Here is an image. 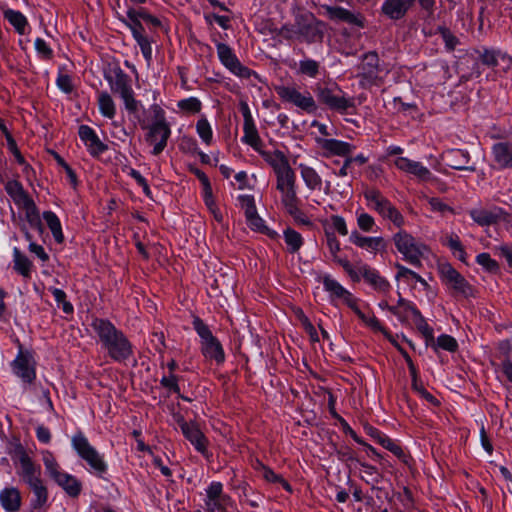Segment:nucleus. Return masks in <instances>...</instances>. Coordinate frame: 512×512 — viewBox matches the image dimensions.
I'll return each mask as SVG.
<instances>
[{
  "instance_id": "0e129e2a",
  "label": "nucleus",
  "mask_w": 512,
  "mask_h": 512,
  "mask_svg": "<svg viewBox=\"0 0 512 512\" xmlns=\"http://www.w3.org/2000/svg\"><path fill=\"white\" fill-rule=\"evenodd\" d=\"M458 271L454 269L450 264H443L440 266V274L442 280L448 285L456 275H458Z\"/></svg>"
},
{
  "instance_id": "79ce46f5",
  "label": "nucleus",
  "mask_w": 512,
  "mask_h": 512,
  "mask_svg": "<svg viewBox=\"0 0 512 512\" xmlns=\"http://www.w3.org/2000/svg\"><path fill=\"white\" fill-rule=\"evenodd\" d=\"M359 464L363 468V474L361 475V478L367 484L371 485L372 487H375V485L379 484L382 481L383 476L377 470L376 467L360 461Z\"/></svg>"
},
{
  "instance_id": "774afa93",
  "label": "nucleus",
  "mask_w": 512,
  "mask_h": 512,
  "mask_svg": "<svg viewBox=\"0 0 512 512\" xmlns=\"http://www.w3.org/2000/svg\"><path fill=\"white\" fill-rule=\"evenodd\" d=\"M161 385L170 391H173L175 393L180 392V388L177 383V377L174 374H170L169 376H164L161 381Z\"/></svg>"
},
{
  "instance_id": "c756f323",
  "label": "nucleus",
  "mask_w": 512,
  "mask_h": 512,
  "mask_svg": "<svg viewBox=\"0 0 512 512\" xmlns=\"http://www.w3.org/2000/svg\"><path fill=\"white\" fill-rule=\"evenodd\" d=\"M359 272L376 290L386 292L389 289V282L385 278L381 277L375 269L365 265L359 268Z\"/></svg>"
},
{
  "instance_id": "69168bd1",
  "label": "nucleus",
  "mask_w": 512,
  "mask_h": 512,
  "mask_svg": "<svg viewBox=\"0 0 512 512\" xmlns=\"http://www.w3.org/2000/svg\"><path fill=\"white\" fill-rule=\"evenodd\" d=\"M115 12H116L118 18L124 24H127V19H128V0H116Z\"/></svg>"
},
{
  "instance_id": "7c9ffc66",
  "label": "nucleus",
  "mask_w": 512,
  "mask_h": 512,
  "mask_svg": "<svg viewBox=\"0 0 512 512\" xmlns=\"http://www.w3.org/2000/svg\"><path fill=\"white\" fill-rule=\"evenodd\" d=\"M259 153L273 168L275 173L290 167L287 157L279 150H275L273 152L261 150Z\"/></svg>"
},
{
  "instance_id": "09e8293b",
  "label": "nucleus",
  "mask_w": 512,
  "mask_h": 512,
  "mask_svg": "<svg viewBox=\"0 0 512 512\" xmlns=\"http://www.w3.org/2000/svg\"><path fill=\"white\" fill-rule=\"evenodd\" d=\"M284 239L291 253L297 252L303 243L301 235L291 228L285 230Z\"/></svg>"
},
{
  "instance_id": "2eb2a0df",
  "label": "nucleus",
  "mask_w": 512,
  "mask_h": 512,
  "mask_svg": "<svg viewBox=\"0 0 512 512\" xmlns=\"http://www.w3.org/2000/svg\"><path fill=\"white\" fill-rule=\"evenodd\" d=\"M470 217L480 226H490L498 223L500 220H506L508 213L500 207H494L492 210L483 208L471 209Z\"/></svg>"
},
{
  "instance_id": "0eeeda50",
  "label": "nucleus",
  "mask_w": 512,
  "mask_h": 512,
  "mask_svg": "<svg viewBox=\"0 0 512 512\" xmlns=\"http://www.w3.org/2000/svg\"><path fill=\"white\" fill-rule=\"evenodd\" d=\"M193 327L201 338V350L203 355L215 360L217 364L223 363L225 359L224 351L221 343L213 336L209 327L199 318L193 320Z\"/></svg>"
},
{
  "instance_id": "423d86ee",
  "label": "nucleus",
  "mask_w": 512,
  "mask_h": 512,
  "mask_svg": "<svg viewBox=\"0 0 512 512\" xmlns=\"http://www.w3.org/2000/svg\"><path fill=\"white\" fill-rule=\"evenodd\" d=\"M378 54L370 51L362 56L358 67L357 77L360 78V85L364 88L372 85H380L386 74V70L380 66Z\"/></svg>"
},
{
  "instance_id": "4468645a",
  "label": "nucleus",
  "mask_w": 512,
  "mask_h": 512,
  "mask_svg": "<svg viewBox=\"0 0 512 512\" xmlns=\"http://www.w3.org/2000/svg\"><path fill=\"white\" fill-rule=\"evenodd\" d=\"M12 369L26 383H32L36 377L35 362L29 353L20 352L12 362Z\"/></svg>"
},
{
  "instance_id": "e2e57ef3",
  "label": "nucleus",
  "mask_w": 512,
  "mask_h": 512,
  "mask_svg": "<svg viewBox=\"0 0 512 512\" xmlns=\"http://www.w3.org/2000/svg\"><path fill=\"white\" fill-rule=\"evenodd\" d=\"M410 174L414 175L421 181H429L432 178V173L430 170L423 166L420 162H417L416 165H414V168Z\"/></svg>"
},
{
  "instance_id": "37998d69",
  "label": "nucleus",
  "mask_w": 512,
  "mask_h": 512,
  "mask_svg": "<svg viewBox=\"0 0 512 512\" xmlns=\"http://www.w3.org/2000/svg\"><path fill=\"white\" fill-rule=\"evenodd\" d=\"M262 477L269 483L280 484L286 491L291 492V485L282 477L275 473L270 467L260 464Z\"/></svg>"
},
{
  "instance_id": "680f3d73",
  "label": "nucleus",
  "mask_w": 512,
  "mask_h": 512,
  "mask_svg": "<svg viewBox=\"0 0 512 512\" xmlns=\"http://www.w3.org/2000/svg\"><path fill=\"white\" fill-rule=\"evenodd\" d=\"M130 177H132L135 180L136 184L142 188L146 196H151V190L149 188L148 181L145 177H143L138 171L134 169H130Z\"/></svg>"
},
{
  "instance_id": "864d4df0",
  "label": "nucleus",
  "mask_w": 512,
  "mask_h": 512,
  "mask_svg": "<svg viewBox=\"0 0 512 512\" xmlns=\"http://www.w3.org/2000/svg\"><path fill=\"white\" fill-rule=\"evenodd\" d=\"M476 262L488 272L496 273L499 270L498 263L491 258L489 253H480L477 255Z\"/></svg>"
},
{
  "instance_id": "338daca9",
  "label": "nucleus",
  "mask_w": 512,
  "mask_h": 512,
  "mask_svg": "<svg viewBox=\"0 0 512 512\" xmlns=\"http://www.w3.org/2000/svg\"><path fill=\"white\" fill-rule=\"evenodd\" d=\"M416 163H417V161L410 160L406 157H398L394 161V164L398 169H400L406 173H409V174L413 170L414 165H416Z\"/></svg>"
},
{
  "instance_id": "aec40b11",
  "label": "nucleus",
  "mask_w": 512,
  "mask_h": 512,
  "mask_svg": "<svg viewBox=\"0 0 512 512\" xmlns=\"http://www.w3.org/2000/svg\"><path fill=\"white\" fill-rule=\"evenodd\" d=\"M349 240L355 246L365 249L371 253H377L386 248V242L383 237L363 236L357 230L351 232Z\"/></svg>"
},
{
  "instance_id": "473e14b6",
  "label": "nucleus",
  "mask_w": 512,
  "mask_h": 512,
  "mask_svg": "<svg viewBox=\"0 0 512 512\" xmlns=\"http://www.w3.org/2000/svg\"><path fill=\"white\" fill-rule=\"evenodd\" d=\"M276 189L278 191L296 188V175L290 167L275 173Z\"/></svg>"
},
{
  "instance_id": "3c124183",
  "label": "nucleus",
  "mask_w": 512,
  "mask_h": 512,
  "mask_svg": "<svg viewBox=\"0 0 512 512\" xmlns=\"http://www.w3.org/2000/svg\"><path fill=\"white\" fill-rule=\"evenodd\" d=\"M196 130L200 138L206 143L210 144L212 141V129L206 118L198 120L196 124Z\"/></svg>"
},
{
  "instance_id": "393cba45",
  "label": "nucleus",
  "mask_w": 512,
  "mask_h": 512,
  "mask_svg": "<svg viewBox=\"0 0 512 512\" xmlns=\"http://www.w3.org/2000/svg\"><path fill=\"white\" fill-rule=\"evenodd\" d=\"M182 433L197 451L201 453L206 451L207 439L195 423L184 424Z\"/></svg>"
},
{
  "instance_id": "c03bdc74",
  "label": "nucleus",
  "mask_w": 512,
  "mask_h": 512,
  "mask_svg": "<svg viewBox=\"0 0 512 512\" xmlns=\"http://www.w3.org/2000/svg\"><path fill=\"white\" fill-rule=\"evenodd\" d=\"M14 269L24 277H29L31 270V261L20 252L18 248L13 250Z\"/></svg>"
},
{
  "instance_id": "de8ad7c7",
  "label": "nucleus",
  "mask_w": 512,
  "mask_h": 512,
  "mask_svg": "<svg viewBox=\"0 0 512 512\" xmlns=\"http://www.w3.org/2000/svg\"><path fill=\"white\" fill-rule=\"evenodd\" d=\"M98 104L100 112L108 117L113 118L115 115V106L111 96L107 92H101L98 96Z\"/></svg>"
},
{
  "instance_id": "9d476101",
  "label": "nucleus",
  "mask_w": 512,
  "mask_h": 512,
  "mask_svg": "<svg viewBox=\"0 0 512 512\" xmlns=\"http://www.w3.org/2000/svg\"><path fill=\"white\" fill-rule=\"evenodd\" d=\"M171 135L169 124L163 116L157 118L147 134V142L153 146V155H159L167 146V140Z\"/></svg>"
},
{
  "instance_id": "ddd939ff",
  "label": "nucleus",
  "mask_w": 512,
  "mask_h": 512,
  "mask_svg": "<svg viewBox=\"0 0 512 512\" xmlns=\"http://www.w3.org/2000/svg\"><path fill=\"white\" fill-rule=\"evenodd\" d=\"M279 192L281 194V204L294 221L303 225L311 224L308 217L299 207L300 199L297 196L296 188L282 190Z\"/></svg>"
},
{
  "instance_id": "1a4fd4ad",
  "label": "nucleus",
  "mask_w": 512,
  "mask_h": 512,
  "mask_svg": "<svg viewBox=\"0 0 512 512\" xmlns=\"http://www.w3.org/2000/svg\"><path fill=\"white\" fill-rule=\"evenodd\" d=\"M72 445L79 456L84 459L91 468L100 473L105 471L106 465L102 457L95 448L90 445L87 438L82 433H77L73 436Z\"/></svg>"
},
{
  "instance_id": "ea45409f",
  "label": "nucleus",
  "mask_w": 512,
  "mask_h": 512,
  "mask_svg": "<svg viewBox=\"0 0 512 512\" xmlns=\"http://www.w3.org/2000/svg\"><path fill=\"white\" fill-rule=\"evenodd\" d=\"M43 218L46 221L48 227L50 228L53 237L56 242L61 243L64 239L61 223L56 214L52 211H45L43 213Z\"/></svg>"
},
{
  "instance_id": "a878e982",
  "label": "nucleus",
  "mask_w": 512,
  "mask_h": 512,
  "mask_svg": "<svg viewBox=\"0 0 512 512\" xmlns=\"http://www.w3.org/2000/svg\"><path fill=\"white\" fill-rule=\"evenodd\" d=\"M1 506L8 512H16L21 507V495L17 488L7 487L0 491Z\"/></svg>"
},
{
  "instance_id": "4d7b16f0",
  "label": "nucleus",
  "mask_w": 512,
  "mask_h": 512,
  "mask_svg": "<svg viewBox=\"0 0 512 512\" xmlns=\"http://www.w3.org/2000/svg\"><path fill=\"white\" fill-rule=\"evenodd\" d=\"M201 102L195 97L183 99L178 102V107L189 113H198L201 110Z\"/></svg>"
},
{
  "instance_id": "4be33fe9",
  "label": "nucleus",
  "mask_w": 512,
  "mask_h": 512,
  "mask_svg": "<svg viewBox=\"0 0 512 512\" xmlns=\"http://www.w3.org/2000/svg\"><path fill=\"white\" fill-rule=\"evenodd\" d=\"M494 162L500 169L512 168V142H497L492 146Z\"/></svg>"
},
{
  "instance_id": "8fccbe9b",
  "label": "nucleus",
  "mask_w": 512,
  "mask_h": 512,
  "mask_svg": "<svg viewBox=\"0 0 512 512\" xmlns=\"http://www.w3.org/2000/svg\"><path fill=\"white\" fill-rule=\"evenodd\" d=\"M319 63L312 59H306L299 62V73L315 78L319 73Z\"/></svg>"
},
{
  "instance_id": "f704fd0d",
  "label": "nucleus",
  "mask_w": 512,
  "mask_h": 512,
  "mask_svg": "<svg viewBox=\"0 0 512 512\" xmlns=\"http://www.w3.org/2000/svg\"><path fill=\"white\" fill-rule=\"evenodd\" d=\"M29 488L34 494V498L31 501V507L34 510H40L45 507L48 501V490L43 484V481L29 486Z\"/></svg>"
},
{
  "instance_id": "72a5a7b5",
  "label": "nucleus",
  "mask_w": 512,
  "mask_h": 512,
  "mask_svg": "<svg viewBox=\"0 0 512 512\" xmlns=\"http://www.w3.org/2000/svg\"><path fill=\"white\" fill-rule=\"evenodd\" d=\"M442 244L449 247L461 262L466 263L467 254L457 234H446L442 239Z\"/></svg>"
},
{
  "instance_id": "13d9d810",
  "label": "nucleus",
  "mask_w": 512,
  "mask_h": 512,
  "mask_svg": "<svg viewBox=\"0 0 512 512\" xmlns=\"http://www.w3.org/2000/svg\"><path fill=\"white\" fill-rule=\"evenodd\" d=\"M437 346L446 351L455 352L457 350L458 344L455 338L452 336L442 334L437 338Z\"/></svg>"
},
{
  "instance_id": "7ed1b4c3",
  "label": "nucleus",
  "mask_w": 512,
  "mask_h": 512,
  "mask_svg": "<svg viewBox=\"0 0 512 512\" xmlns=\"http://www.w3.org/2000/svg\"><path fill=\"white\" fill-rule=\"evenodd\" d=\"M367 205L382 218L390 220L396 227L404 225V217L400 211L376 188H366L363 192Z\"/></svg>"
},
{
  "instance_id": "412c9836",
  "label": "nucleus",
  "mask_w": 512,
  "mask_h": 512,
  "mask_svg": "<svg viewBox=\"0 0 512 512\" xmlns=\"http://www.w3.org/2000/svg\"><path fill=\"white\" fill-rule=\"evenodd\" d=\"M207 499L205 501L207 511L221 512L224 510V501L226 496L223 494V485L220 482H212L206 490Z\"/></svg>"
},
{
  "instance_id": "20e7f679",
  "label": "nucleus",
  "mask_w": 512,
  "mask_h": 512,
  "mask_svg": "<svg viewBox=\"0 0 512 512\" xmlns=\"http://www.w3.org/2000/svg\"><path fill=\"white\" fill-rule=\"evenodd\" d=\"M274 90L283 102L292 104L306 113H315L318 109L312 94L307 90L300 91L295 84L276 85Z\"/></svg>"
},
{
  "instance_id": "603ef678",
  "label": "nucleus",
  "mask_w": 512,
  "mask_h": 512,
  "mask_svg": "<svg viewBox=\"0 0 512 512\" xmlns=\"http://www.w3.org/2000/svg\"><path fill=\"white\" fill-rule=\"evenodd\" d=\"M20 206L23 209H25V215H26V219H27L28 223L29 224H37V221L40 220V215H39V211H38L34 201L32 200V198H30L29 200H27Z\"/></svg>"
},
{
  "instance_id": "4c0bfd02",
  "label": "nucleus",
  "mask_w": 512,
  "mask_h": 512,
  "mask_svg": "<svg viewBox=\"0 0 512 512\" xmlns=\"http://www.w3.org/2000/svg\"><path fill=\"white\" fill-rule=\"evenodd\" d=\"M140 20H142L147 26L157 28L161 25V21L149 14L145 10H134L130 9V24L134 25L136 23H141Z\"/></svg>"
},
{
  "instance_id": "5701e85b",
  "label": "nucleus",
  "mask_w": 512,
  "mask_h": 512,
  "mask_svg": "<svg viewBox=\"0 0 512 512\" xmlns=\"http://www.w3.org/2000/svg\"><path fill=\"white\" fill-rule=\"evenodd\" d=\"M78 133L80 139L85 143L91 155L97 156L106 149V146L102 143L91 127L81 125Z\"/></svg>"
},
{
  "instance_id": "f03ea898",
  "label": "nucleus",
  "mask_w": 512,
  "mask_h": 512,
  "mask_svg": "<svg viewBox=\"0 0 512 512\" xmlns=\"http://www.w3.org/2000/svg\"><path fill=\"white\" fill-rule=\"evenodd\" d=\"M317 100L333 111L346 113L355 106L354 99L346 97L336 83H317L314 88Z\"/></svg>"
},
{
  "instance_id": "c9c22d12",
  "label": "nucleus",
  "mask_w": 512,
  "mask_h": 512,
  "mask_svg": "<svg viewBox=\"0 0 512 512\" xmlns=\"http://www.w3.org/2000/svg\"><path fill=\"white\" fill-rule=\"evenodd\" d=\"M5 190L15 204L19 206L30 199V196L25 192L21 183L16 180L8 181L5 185Z\"/></svg>"
},
{
  "instance_id": "b1692460",
  "label": "nucleus",
  "mask_w": 512,
  "mask_h": 512,
  "mask_svg": "<svg viewBox=\"0 0 512 512\" xmlns=\"http://www.w3.org/2000/svg\"><path fill=\"white\" fill-rule=\"evenodd\" d=\"M368 434L375 439L381 446H383L385 449L392 452L396 457L401 459L403 462H407L406 455L403 451V449L396 444L392 439H390L388 436L380 432L378 429L373 427L367 428Z\"/></svg>"
},
{
  "instance_id": "49530a36",
  "label": "nucleus",
  "mask_w": 512,
  "mask_h": 512,
  "mask_svg": "<svg viewBox=\"0 0 512 512\" xmlns=\"http://www.w3.org/2000/svg\"><path fill=\"white\" fill-rule=\"evenodd\" d=\"M417 329L427 340H433V329L428 325L418 309H412V315Z\"/></svg>"
},
{
  "instance_id": "6ab92c4d",
  "label": "nucleus",
  "mask_w": 512,
  "mask_h": 512,
  "mask_svg": "<svg viewBox=\"0 0 512 512\" xmlns=\"http://www.w3.org/2000/svg\"><path fill=\"white\" fill-rule=\"evenodd\" d=\"M325 10L331 20L342 21L361 28L364 27V18L360 13H354L340 6H326Z\"/></svg>"
},
{
  "instance_id": "e433bc0d",
  "label": "nucleus",
  "mask_w": 512,
  "mask_h": 512,
  "mask_svg": "<svg viewBox=\"0 0 512 512\" xmlns=\"http://www.w3.org/2000/svg\"><path fill=\"white\" fill-rule=\"evenodd\" d=\"M244 136L242 138L243 142L250 145L257 152H260L262 149L263 142L258 134L255 123L252 124H243Z\"/></svg>"
},
{
  "instance_id": "6e6552de",
  "label": "nucleus",
  "mask_w": 512,
  "mask_h": 512,
  "mask_svg": "<svg viewBox=\"0 0 512 512\" xmlns=\"http://www.w3.org/2000/svg\"><path fill=\"white\" fill-rule=\"evenodd\" d=\"M44 464L50 477L53 478L69 496L76 497L80 494L81 483L74 476L60 471L58 464L52 457H45Z\"/></svg>"
},
{
  "instance_id": "052dcab7",
  "label": "nucleus",
  "mask_w": 512,
  "mask_h": 512,
  "mask_svg": "<svg viewBox=\"0 0 512 512\" xmlns=\"http://www.w3.org/2000/svg\"><path fill=\"white\" fill-rule=\"evenodd\" d=\"M204 200H205V204H206L207 208L212 213L214 219L219 223L222 222L223 216H222L221 212L219 211V209L216 207L215 201L212 197V192L205 193Z\"/></svg>"
},
{
  "instance_id": "a211bd4d",
  "label": "nucleus",
  "mask_w": 512,
  "mask_h": 512,
  "mask_svg": "<svg viewBox=\"0 0 512 512\" xmlns=\"http://www.w3.org/2000/svg\"><path fill=\"white\" fill-rule=\"evenodd\" d=\"M19 462L20 470L18 471V475L28 486L42 481L40 478L41 467L36 465L26 453L21 454Z\"/></svg>"
},
{
  "instance_id": "c85d7f7f",
  "label": "nucleus",
  "mask_w": 512,
  "mask_h": 512,
  "mask_svg": "<svg viewBox=\"0 0 512 512\" xmlns=\"http://www.w3.org/2000/svg\"><path fill=\"white\" fill-rule=\"evenodd\" d=\"M447 165L455 170H464L474 172V166H467L470 157L467 152L462 150H451L447 154Z\"/></svg>"
},
{
  "instance_id": "dca6fc26",
  "label": "nucleus",
  "mask_w": 512,
  "mask_h": 512,
  "mask_svg": "<svg viewBox=\"0 0 512 512\" xmlns=\"http://www.w3.org/2000/svg\"><path fill=\"white\" fill-rule=\"evenodd\" d=\"M416 0H384L381 13L390 20L397 21L406 16Z\"/></svg>"
},
{
  "instance_id": "a19ab883",
  "label": "nucleus",
  "mask_w": 512,
  "mask_h": 512,
  "mask_svg": "<svg viewBox=\"0 0 512 512\" xmlns=\"http://www.w3.org/2000/svg\"><path fill=\"white\" fill-rule=\"evenodd\" d=\"M323 285L325 290L328 291L334 298L343 300L349 294L348 290H346L339 282L330 276H325L323 278Z\"/></svg>"
},
{
  "instance_id": "f8f14e48",
  "label": "nucleus",
  "mask_w": 512,
  "mask_h": 512,
  "mask_svg": "<svg viewBox=\"0 0 512 512\" xmlns=\"http://www.w3.org/2000/svg\"><path fill=\"white\" fill-rule=\"evenodd\" d=\"M299 37L306 42L313 43L323 38V24L317 21L312 14H304L297 17Z\"/></svg>"
},
{
  "instance_id": "9b49d317",
  "label": "nucleus",
  "mask_w": 512,
  "mask_h": 512,
  "mask_svg": "<svg viewBox=\"0 0 512 512\" xmlns=\"http://www.w3.org/2000/svg\"><path fill=\"white\" fill-rule=\"evenodd\" d=\"M217 54L221 63L234 75L241 78H249L254 72L241 64L232 49L225 43L216 44Z\"/></svg>"
},
{
  "instance_id": "5fc2aeb1",
  "label": "nucleus",
  "mask_w": 512,
  "mask_h": 512,
  "mask_svg": "<svg viewBox=\"0 0 512 512\" xmlns=\"http://www.w3.org/2000/svg\"><path fill=\"white\" fill-rule=\"evenodd\" d=\"M357 225L360 230L363 232H373L376 227V223L374 218L365 212L358 214L357 216Z\"/></svg>"
},
{
  "instance_id": "6e6d98bb",
  "label": "nucleus",
  "mask_w": 512,
  "mask_h": 512,
  "mask_svg": "<svg viewBox=\"0 0 512 512\" xmlns=\"http://www.w3.org/2000/svg\"><path fill=\"white\" fill-rule=\"evenodd\" d=\"M439 33L448 51H453L459 43V39L446 27H439Z\"/></svg>"
},
{
  "instance_id": "bf43d9fd",
  "label": "nucleus",
  "mask_w": 512,
  "mask_h": 512,
  "mask_svg": "<svg viewBox=\"0 0 512 512\" xmlns=\"http://www.w3.org/2000/svg\"><path fill=\"white\" fill-rule=\"evenodd\" d=\"M500 53L494 50L484 49L480 54L481 62L488 67H495L498 64Z\"/></svg>"
},
{
  "instance_id": "a18cd8bd",
  "label": "nucleus",
  "mask_w": 512,
  "mask_h": 512,
  "mask_svg": "<svg viewBox=\"0 0 512 512\" xmlns=\"http://www.w3.org/2000/svg\"><path fill=\"white\" fill-rule=\"evenodd\" d=\"M450 288L454 290L455 293L461 294L465 297H469L472 295V287L466 281V279L458 273V275L453 278V280L448 284Z\"/></svg>"
},
{
  "instance_id": "58836bf2",
  "label": "nucleus",
  "mask_w": 512,
  "mask_h": 512,
  "mask_svg": "<svg viewBox=\"0 0 512 512\" xmlns=\"http://www.w3.org/2000/svg\"><path fill=\"white\" fill-rule=\"evenodd\" d=\"M4 17L19 34L25 33L28 22L26 17L21 12L7 9L4 11Z\"/></svg>"
},
{
  "instance_id": "bb28decb",
  "label": "nucleus",
  "mask_w": 512,
  "mask_h": 512,
  "mask_svg": "<svg viewBox=\"0 0 512 512\" xmlns=\"http://www.w3.org/2000/svg\"><path fill=\"white\" fill-rule=\"evenodd\" d=\"M130 29L132 31V35L138 45L140 46L141 52L146 61H150L152 58V47L150 43V39L145 32L144 27L141 23H136L134 25L130 24Z\"/></svg>"
},
{
  "instance_id": "cd10ccee",
  "label": "nucleus",
  "mask_w": 512,
  "mask_h": 512,
  "mask_svg": "<svg viewBox=\"0 0 512 512\" xmlns=\"http://www.w3.org/2000/svg\"><path fill=\"white\" fill-rule=\"evenodd\" d=\"M319 143L329 155L348 156L352 152V146L337 139H320Z\"/></svg>"
},
{
  "instance_id": "f3484780",
  "label": "nucleus",
  "mask_w": 512,
  "mask_h": 512,
  "mask_svg": "<svg viewBox=\"0 0 512 512\" xmlns=\"http://www.w3.org/2000/svg\"><path fill=\"white\" fill-rule=\"evenodd\" d=\"M106 79L110 84L111 90L115 94H119L122 98L125 108L128 109V88L127 76L119 68H110L106 72Z\"/></svg>"
},
{
  "instance_id": "2f4dec72",
  "label": "nucleus",
  "mask_w": 512,
  "mask_h": 512,
  "mask_svg": "<svg viewBox=\"0 0 512 512\" xmlns=\"http://www.w3.org/2000/svg\"><path fill=\"white\" fill-rule=\"evenodd\" d=\"M300 174L301 177L310 190H320L322 186V178L321 176L316 172L315 169L312 167H309L305 164L299 165Z\"/></svg>"
},
{
  "instance_id": "39448f33",
  "label": "nucleus",
  "mask_w": 512,
  "mask_h": 512,
  "mask_svg": "<svg viewBox=\"0 0 512 512\" xmlns=\"http://www.w3.org/2000/svg\"><path fill=\"white\" fill-rule=\"evenodd\" d=\"M393 242L407 262L416 267L421 266V258L427 251L425 244L415 239L405 230H400L394 234Z\"/></svg>"
},
{
  "instance_id": "f257e3e1",
  "label": "nucleus",
  "mask_w": 512,
  "mask_h": 512,
  "mask_svg": "<svg viewBox=\"0 0 512 512\" xmlns=\"http://www.w3.org/2000/svg\"><path fill=\"white\" fill-rule=\"evenodd\" d=\"M93 327L112 358L117 361H123L128 355V345L126 338L119 333L116 328L107 321L95 320Z\"/></svg>"
}]
</instances>
